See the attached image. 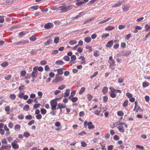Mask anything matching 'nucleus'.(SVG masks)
<instances>
[{
    "mask_svg": "<svg viewBox=\"0 0 150 150\" xmlns=\"http://www.w3.org/2000/svg\"><path fill=\"white\" fill-rule=\"evenodd\" d=\"M73 6V5L68 6L66 7L61 6L59 7V8H61V10L62 11H61V12H65L72 9Z\"/></svg>",
    "mask_w": 150,
    "mask_h": 150,
    "instance_id": "1",
    "label": "nucleus"
},
{
    "mask_svg": "<svg viewBox=\"0 0 150 150\" xmlns=\"http://www.w3.org/2000/svg\"><path fill=\"white\" fill-rule=\"evenodd\" d=\"M29 42V40H21L16 42L14 44V45L16 46H19L20 45H23L26 44Z\"/></svg>",
    "mask_w": 150,
    "mask_h": 150,
    "instance_id": "2",
    "label": "nucleus"
},
{
    "mask_svg": "<svg viewBox=\"0 0 150 150\" xmlns=\"http://www.w3.org/2000/svg\"><path fill=\"white\" fill-rule=\"evenodd\" d=\"M50 105L51 106V109L52 110H56V107L57 105V102L56 101L54 100H52L50 101Z\"/></svg>",
    "mask_w": 150,
    "mask_h": 150,
    "instance_id": "3",
    "label": "nucleus"
},
{
    "mask_svg": "<svg viewBox=\"0 0 150 150\" xmlns=\"http://www.w3.org/2000/svg\"><path fill=\"white\" fill-rule=\"evenodd\" d=\"M38 74L37 71V66H35L33 68V71L32 73V78H36L37 75Z\"/></svg>",
    "mask_w": 150,
    "mask_h": 150,
    "instance_id": "4",
    "label": "nucleus"
},
{
    "mask_svg": "<svg viewBox=\"0 0 150 150\" xmlns=\"http://www.w3.org/2000/svg\"><path fill=\"white\" fill-rule=\"evenodd\" d=\"M63 79V77L62 76H60L56 78H55V79L53 80L52 82L58 83L59 82H61Z\"/></svg>",
    "mask_w": 150,
    "mask_h": 150,
    "instance_id": "5",
    "label": "nucleus"
},
{
    "mask_svg": "<svg viewBox=\"0 0 150 150\" xmlns=\"http://www.w3.org/2000/svg\"><path fill=\"white\" fill-rule=\"evenodd\" d=\"M125 2V0H118V1L114 4L112 6V7H116L121 5V4Z\"/></svg>",
    "mask_w": 150,
    "mask_h": 150,
    "instance_id": "6",
    "label": "nucleus"
},
{
    "mask_svg": "<svg viewBox=\"0 0 150 150\" xmlns=\"http://www.w3.org/2000/svg\"><path fill=\"white\" fill-rule=\"evenodd\" d=\"M53 24L52 23H48L44 25V28L47 29H51L53 28Z\"/></svg>",
    "mask_w": 150,
    "mask_h": 150,
    "instance_id": "7",
    "label": "nucleus"
},
{
    "mask_svg": "<svg viewBox=\"0 0 150 150\" xmlns=\"http://www.w3.org/2000/svg\"><path fill=\"white\" fill-rule=\"evenodd\" d=\"M17 142L16 141L14 140V142L11 143V145L13 148L15 149H18L19 148L18 145L16 144Z\"/></svg>",
    "mask_w": 150,
    "mask_h": 150,
    "instance_id": "8",
    "label": "nucleus"
},
{
    "mask_svg": "<svg viewBox=\"0 0 150 150\" xmlns=\"http://www.w3.org/2000/svg\"><path fill=\"white\" fill-rule=\"evenodd\" d=\"M131 52L128 51H123L120 54V55L122 56H126L129 55L130 54Z\"/></svg>",
    "mask_w": 150,
    "mask_h": 150,
    "instance_id": "9",
    "label": "nucleus"
},
{
    "mask_svg": "<svg viewBox=\"0 0 150 150\" xmlns=\"http://www.w3.org/2000/svg\"><path fill=\"white\" fill-rule=\"evenodd\" d=\"M113 43L114 42L113 40H111L108 42L107 44L106 45V47H107L110 48L112 46Z\"/></svg>",
    "mask_w": 150,
    "mask_h": 150,
    "instance_id": "10",
    "label": "nucleus"
},
{
    "mask_svg": "<svg viewBox=\"0 0 150 150\" xmlns=\"http://www.w3.org/2000/svg\"><path fill=\"white\" fill-rule=\"evenodd\" d=\"M87 125L89 129H93L94 128V125H92V123L91 122H89L87 124Z\"/></svg>",
    "mask_w": 150,
    "mask_h": 150,
    "instance_id": "11",
    "label": "nucleus"
},
{
    "mask_svg": "<svg viewBox=\"0 0 150 150\" xmlns=\"http://www.w3.org/2000/svg\"><path fill=\"white\" fill-rule=\"evenodd\" d=\"M13 0H6L4 3L6 5H8L12 4L13 2Z\"/></svg>",
    "mask_w": 150,
    "mask_h": 150,
    "instance_id": "12",
    "label": "nucleus"
},
{
    "mask_svg": "<svg viewBox=\"0 0 150 150\" xmlns=\"http://www.w3.org/2000/svg\"><path fill=\"white\" fill-rule=\"evenodd\" d=\"M129 7V6L125 5L122 6V8L124 11H126L128 10Z\"/></svg>",
    "mask_w": 150,
    "mask_h": 150,
    "instance_id": "13",
    "label": "nucleus"
},
{
    "mask_svg": "<svg viewBox=\"0 0 150 150\" xmlns=\"http://www.w3.org/2000/svg\"><path fill=\"white\" fill-rule=\"evenodd\" d=\"M102 91L104 94H106L108 91V88L105 86L102 89Z\"/></svg>",
    "mask_w": 150,
    "mask_h": 150,
    "instance_id": "14",
    "label": "nucleus"
},
{
    "mask_svg": "<svg viewBox=\"0 0 150 150\" xmlns=\"http://www.w3.org/2000/svg\"><path fill=\"white\" fill-rule=\"evenodd\" d=\"M52 42V40L51 39H49L45 42L44 45H48L51 44Z\"/></svg>",
    "mask_w": 150,
    "mask_h": 150,
    "instance_id": "15",
    "label": "nucleus"
},
{
    "mask_svg": "<svg viewBox=\"0 0 150 150\" xmlns=\"http://www.w3.org/2000/svg\"><path fill=\"white\" fill-rule=\"evenodd\" d=\"M70 92L69 89H67L65 93V94L64 95V97L65 98L67 97L68 96Z\"/></svg>",
    "mask_w": 150,
    "mask_h": 150,
    "instance_id": "16",
    "label": "nucleus"
},
{
    "mask_svg": "<svg viewBox=\"0 0 150 150\" xmlns=\"http://www.w3.org/2000/svg\"><path fill=\"white\" fill-rule=\"evenodd\" d=\"M99 51L98 50L93 51V56L95 57H98L99 55Z\"/></svg>",
    "mask_w": 150,
    "mask_h": 150,
    "instance_id": "17",
    "label": "nucleus"
},
{
    "mask_svg": "<svg viewBox=\"0 0 150 150\" xmlns=\"http://www.w3.org/2000/svg\"><path fill=\"white\" fill-rule=\"evenodd\" d=\"M117 128L119 131L122 133H124L125 132V130L123 127L119 126L117 127Z\"/></svg>",
    "mask_w": 150,
    "mask_h": 150,
    "instance_id": "18",
    "label": "nucleus"
},
{
    "mask_svg": "<svg viewBox=\"0 0 150 150\" xmlns=\"http://www.w3.org/2000/svg\"><path fill=\"white\" fill-rule=\"evenodd\" d=\"M129 101L128 100H126L123 103V106L124 107H126L128 105Z\"/></svg>",
    "mask_w": 150,
    "mask_h": 150,
    "instance_id": "19",
    "label": "nucleus"
},
{
    "mask_svg": "<svg viewBox=\"0 0 150 150\" xmlns=\"http://www.w3.org/2000/svg\"><path fill=\"white\" fill-rule=\"evenodd\" d=\"M91 39L90 37H87L85 38L84 41L87 43H89L91 41Z\"/></svg>",
    "mask_w": 150,
    "mask_h": 150,
    "instance_id": "20",
    "label": "nucleus"
},
{
    "mask_svg": "<svg viewBox=\"0 0 150 150\" xmlns=\"http://www.w3.org/2000/svg\"><path fill=\"white\" fill-rule=\"evenodd\" d=\"M94 19V18H93L90 19H88L86 21H85L83 23L84 24H86L87 23L90 22L92 21H93Z\"/></svg>",
    "mask_w": 150,
    "mask_h": 150,
    "instance_id": "21",
    "label": "nucleus"
},
{
    "mask_svg": "<svg viewBox=\"0 0 150 150\" xmlns=\"http://www.w3.org/2000/svg\"><path fill=\"white\" fill-rule=\"evenodd\" d=\"M114 28V27L112 26H108L105 28L106 30H111Z\"/></svg>",
    "mask_w": 150,
    "mask_h": 150,
    "instance_id": "22",
    "label": "nucleus"
},
{
    "mask_svg": "<svg viewBox=\"0 0 150 150\" xmlns=\"http://www.w3.org/2000/svg\"><path fill=\"white\" fill-rule=\"evenodd\" d=\"M58 74L61 75H62L63 73V72L62 71V69H57Z\"/></svg>",
    "mask_w": 150,
    "mask_h": 150,
    "instance_id": "23",
    "label": "nucleus"
},
{
    "mask_svg": "<svg viewBox=\"0 0 150 150\" xmlns=\"http://www.w3.org/2000/svg\"><path fill=\"white\" fill-rule=\"evenodd\" d=\"M55 63L58 65H62L64 64V62L61 60H58Z\"/></svg>",
    "mask_w": 150,
    "mask_h": 150,
    "instance_id": "24",
    "label": "nucleus"
},
{
    "mask_svg": "<svg viewBox=\"0 0 150 150\" xmlns=\"http://www.w3.org/2000/svg\"><path fill=\"white\" fill-rule=\"evenodd\" d=\"M85 88L84 87L81 88V89L80 90L79 93L80 95H81L85 91Z\"/></svg>",
    "mask_w": 150,
    "mask_h": 150,
    "instance_id": "25",
    "label": "nucleus"
},
{
    "mask_svg": "<svg viewBox=\"0 0 150 150\" xmlns=\"http://www.w3.org/2000/svg\"><path fill=\"white\" fill-rule=\"evenodd\" d=\"M30 134L29 132H24L23 135L25 137H28L30 136Z\"/></svg>",
    "mask_w": 150,
    "mask_h": 150,
    "instance_id": "26",
    "label": "nucleus"
},
{
    "mask_svg": "<svg viewBox=\"0 0 150 150\" xmlns=\"http://www.w3.org/2000/svg\"><path fill=\"white\" fill-rule=\"evenodd\" d=\"M110 19V18H108L107 19H106L105 20H103V21H101L99 22V24H102V23H105L106 22H107V21H109Z\"/></svg>",
    "mask_w": 150,
    "mask_h": 150,
    "instance_id": "27",
    "label": "nucleus"
},
{
    "mask_svg": "<svg viewBox=\"0 0 150 150\" xmlns=\"http://www.w3.org/2000/svg\"><path fill=\"white\" fill-rule=\"evenodd\" d=\"M10 98L12 100H14L16 98V96L15 94H11L9 96Z\"/></svg>",
    "mask_w": 150,
    "mask_h": 150,
    "instance_id": "28",
    "label": "nucleus"
},
{
    "mask_svg": "<svg viewBox=\"0 0 150 150\" xmlns=\"http://www.w3.org/2000/svg\"><path fill=\"white\" fill-rule=\"evenodd\" d=\"M29 106L28 105H25L23 108V109L27 111L29 110Z\"/></svg>",
    "mask_w": 150,
    "mask_h": 150,
    "instance_id": "29",
    "label": "nucleus"
},
{
    "mask_svg": "<svg viewBox=\"0 0 150 150\" xmlns=\"http://www.w3.org/2000/svg\"><path fill=\"white\" fill-rule=\"evenodd\" d=\"M8 63L7 62H6L2 63L1 64V65L2 67H5L7 66L8 65Z\"/></svg>",
    "mask_w": 150,
    "mask_h": 150,
    "instance_id": "30",
    "label": "nucleus"
},
{
    "mask_svg": "<svg viewBox=\"0 0 150 150\" xmlns=\"http://www.w3.org/2000/svg\"><path fill=\"white\" fill-rule=\"evenodd\" d=\"M36 39V37L35 35H33L30 37V40L31 41H35Z\"/></svg>",
    "mask_w": 150,
    "mask_h": 150,
    "instance_id": "31",
    "label": "nucleus"
},
{
    "mask_svg": "<svg viewBox=\"0 0 150 150\" xmlns=\"http://www.w3.org/2000/svg\"><path fill=\"white\" fill-rule=\"evenodd\" d=\"M88 99L89 101H90L93 98V96L91 94H88L87 96Z\"/></svg>",
    "mask_w": 150,
    "mask_h": 150,
    "instance_id": "32",
    "label": "nucleus"
},
{
    "mask_svg": "<svg viewBox=\"0 0 150 150\" xmlns=\"http://www.w3.org/2000/svg\"><path fill=\"white\" fill-rule=\"evenodd\" d=\"M149 86V83L147 82H144L143 83V87H145L148 86Z\"/></svg>",
    "mask_w": 150,
    "mask_h": 150,
    "instance_id": "33",
    "label": "nucleus"
},
{
    "mask_svg": "<svg viewBox=\"0 0 150 150\" xmlns=\"http://www.w3.org/2000/svg\"><path fill=\"white\" fill-rule=\"evenodd\" d=\"M109 88L111 90L110 92L115 93L116 91V89H114L113 87H110Z\"/></svg>",
    "mask_w": 150,
    "mask_h": 150,
    "instance_id": "34",
    "label": "nucleus"
},
{
    "mask_svg": "<svg viewBox=\"0 0 150 150\" xmlns=\"http://www.w3.org/2000/svg\"><path fill=\"white\" fill-rule=\"evenodd\" d=\"M71 60L70 61V62H71L73 60H75L76 59V57L74 55H73L71 56Z\"/></svg>",
    "mask_w": 150,
    "mask_h": 150,
    "instance_id": "35",
    "label": "nucleus"
},
{
    "mask_svg": "<svg viewBox=\"0 0 150 150\" xmlns=\"http://www.w3.org/2000/svg\"><path fill=\"white\" fill-rule=\"evenodd\" d=\"M76 41L75 40H71L69 42V43L70 45H73L74 44H76Z\"/></svg>",
    "mask_w": 150,
    "mask_h": 150,
    "instance_id": "36",
    "label": "nucleus"
},
{
    "mask_svg": "<svg viewBox=\"0 0 150 150\" xmlns=\"http://www.w3.org/2000/svg\"><path fill=\"white\" fill-rule=\"evenodd\" d=\"M85 4V3L84 2V1H79L77 3H76V4L77 5V6H80L81 5L83 4Z\"/></svg>",
    "mask_w": 150,
    "mask_h": 150,
    "instance_id": "37",
    "label": "nucleus"
},
{
    "mask_svg": "<svg viewBox=\"0 0 150 150\" xmlns=\"http://www.w3.org/2000/svg\"><path fill=\"white\" fill-rule=\"evenodd\" d=\"M86 48L87 49H89V53L91 52L92 51V49L91 46H87Z\"/></svg>",
    "mask_w": 150,
    "mask_h": 150,
    "instance_id": "38",
    "label": "nucleus"
},
{
    "mask_svg": "<svg viewBox=\"0 0 150 150\" xmlns=\"http://www.w3.org/2000/svg\"><path fill=\"white\" fill-rule=\"evenodd\" d=\"M11 77V75H8L6 76H5L4 77V78L5 79L7 80H9L10 79Z\"/></svg>",
    "mask_w": 150,
    "mask_h": 150,
    "instance_id": "39",
    "label": "nucleus"
},
{
    "mask_svg": "<svg viewBox=\"0 0 150 150\" xmlns=\"http://www.w3.org/2000/svg\"><path fill=\"white\" fill-rule=\"evenodd\" d=\"M59 40V38L58 37H56L54 38V42L55 43H57L58 42Z\"/></svg>",
    "mask_w": 150,
    "mask_h": 150,
    "instance_id": "40",
    "label": "nucleus"
},
{
    "mask_svg": "<svg viewBox=\"0 0 150 150\" xmlns=\"http://www.w3.org/2000/svg\"><path fill=\"white\" fill-rule=\"evenodd\" d=\"M114 93L110 92V96L112 98H114L116 96V94Z\"/></svg>",
    "mask_w": 150,
    "mask_h": 150,
    "instance_id": "41",
    "label": "nucleus"
},
{
    "mask_svg": "<svg viewBox=\"0 0 150 150\" xmlns=\"http://www.w3.org/2000/svg\"><path fill=\"white\" fill-rule=\"evenodd\" d=\"M98 71H96L90 77V78L91 79H92V78L96 76L98 74Z\"/></svg>",
    "mask_w": 150,
    "mask_h": 150,
    "instance_id": "42",
    "label": "nucleus"
},
{
    "mask_svg": "<svg viewBox=\"0 0 150 150\" xmlns=\"http://www.w3.org/2000/svg\"><path fill=\"white\" fill-rule=\"evenodd\" d=\"M41 112L42 114H45L47 112V111L45 109H41Z\"/></svg>",
    "mask_w": 150,
    "mask_h": 150,
    "instance_id": "43",
    "label": "nucleus"
},
{
    "mask_svg": "<svg viewBox=\"0 0 150 150\" xmlns=\"http://www.w3.org/2000/svg\"><path fill=\"white\" fill-rule=\"evenodd\" d=\"M78 98L77 97H75L72 98L71 101L72 102H75L77 101Z\"/></svg>",
    "mask_w": 150,
    "mask_h": 150,
    "instance_id": "44",
    "label": "nucleus"
},
{
    "mask_svg": "<svg viewBox=\"0 0 150 150\" xmlns=\"http://www.w3.org/2000/svg\"><path fill=\"white\" fill-rule=\"evenodd\" d=\"M11 146L10 145H8L6 146H5L4 149H6L7 150H9V149L11 148Z\"/></svg>",
    "mask_w": 150,
    "mask_h": 150,
    "instance_id": "45",
    "label": "nucleus"
},
{
    "mask_svg": "<svg viewBox=\"0 0 150 150\" xmlns=\"http://www.w3.org/2000/svg\"><path fill=\"white\" fill-rule=\"evenodd\" d=\"M26 72L25 70L22 71L21 72V75L22 76H24L26 74Z\"/></svg>",
    "mask_w": 150,
    "mask_h": 150,
    "instance_id": "46",
    "label": "nucleus"
},
{
    "mask_svg": "<svg viewBox=\"0 0 150 150\" xmlns=\"http://www.w3.org/2000/svg\"><path fill=\"white\" fill-rule=\"evenodd\" d=\"M18 118L19 119L22 120L24 119V115L21 114H20L18 115Z\"/></svg>",
    "mask_w": 150,
    "mask_h": 150,
    "instance_id": "47",
    "label": "nucleus"
},
{
    "mask_svg": "<svg viewBox=\"0 0 150 150\" xmlns=\"http://www.w3.org/2000/svg\"><path fill=\"white\" fill-rule=\"evenodd\" d=\"M65 87V86L64 85H62L58 87V89L62 90Z\"/></svg>",
    "mask_w": 150,
    "mask_h": 150,
    "instance_id": "48",
    "label": "nucleus"
},
{
    "mask_svg": "<svg viewBox=\"0 0 150 150\" xmlns=\"http://www.w3.org/2000/svg\"><path fill=\"white\" fill-rule=\"evenodd\" d=\"M109 35V34L108 33L104 34L102 35L101 37L102 38H105L106 37H108Z\"/></svg>",
    "mask_w": 150,
    "mask_h": 150,
    "instance_id": "49",
    "label": "nucleus"
},
{
    "mask_svg": "<svg viewBox=\"0 0 150 150\" xmlns=\"http://www.w3.org/2000/svg\"><path fill=\"white\" fill-rule=\"evenodd\" d=\"M117 115L120 116H122L124 115V113L122 111H119L117 112Z\"/></svg>",
    "mask_w": 150,
    "mask_h": 150,
    "instance_id": "50",
    "label": "nucleus"
},
{
    "mask_svg": "<svg viewBox=\"0 0 150 150\" xmlns=\"http://www.w3.org/2000/svg\"><path fill=\"white\" fill-rule=\"evenodd\" d=\"M59 106H60V108H64L66 107L65 105H62L60 103H59Z\"/></svg>",
    "mask_w": 150,
    "mask_h": 150,
    "instance_id": "51",
    "label": "nucleus"
},
{
    "mask_svg": "<svg viewBox=\"0 0 150 150\" xmlns=\"http://www.w3.org/2000/svg\"><path fill=\"white\" fill-rule=\"evenodd\" d=\"M126 96L129 98H131L132 97V94L130 93H126Z\"/></svg>",
    "mask_w": 150,
    "mask_h": 150,
    "instance_id": "52",
    "label": "nucleus"
},
{
    "mask_svg": "<svg viewBox=\"0 0 150 150\" xmlns=\"http://www.w3.org/2000/svg\"><path fill=\"white\" fill-rule=\"evenodd\" d=\"M64 59L66 61H69L70 60V58L67 56H65L64 57Z\"/></svg>",
    "mask_w": 150,
    "mask_h": 150,
    "instance_id": "53",
    "label": "nucleus"
},
{
    "mask_svg": "<svg viewBox=\"0 0 150 150\" xmlns=\"http://www.w3.org/2000/svg\"><path fill=\"white\" fill-rule=\"evenodd\" d=\"M21 128V126L18 124L16 125L14 127V129L15 130L18 129H19Z\"/></svg>",
    "mask_w": 150,
    "mask_h": 150,
    "instance_id": "54",
    "label": "nucleus"
},
{
    "mask_svg": "<svg viewBox=\"0 0 150 150\" xmlns=\"http://www.w3.org/2000/svg\"><path fill=\"white\" fill-rule=\"evenodd\" d=\"M58 52V50H56L52 51V52L51 53L52 54L54 55L55 54H57Z\"/></svg>",
    "mask_w": 150,
    "mask_h": 150,
    "instance_id": "55",
    "label": "nucleus"
},
{
    "mask_svg": "<svg viewBox=\"0 0 150 150\" xmlns=\"http://www.w3.org/2000/svg\"><path fill=\"white\" fill-rule=\"evenodd\" d=\"M113 139L115 140H118L120 138L118 136L115 135L114 136Z\"/></svg>",
    "mask_w": 150,
    "mask_h": 150,
    "instance_id": "56",
    "label": "nucleus"
},
{
    "mask_svg": "<svg viewBox=\"0 0 150 150\" xmlns=\"http://www.w3.org/2000/svg\"><path fill=\"white\" fill-rule=\"evenodd\" d=\"M108 100V98L107 96H105L103 97V100L104 102H106Z\"/></svg>",
    "mask_w": 150,
    "mask_h": 150,
    "instance_id": "57",
    "label": "nucleus"
},
{
    "mask_svg": "<svg viewBox=\"0 0 150 150\" xmlns=\"http://www.w3.org/2000/svg\"><path fill=\"white\" fill-rule=\"evenodd\" d=\"M25 117L27 119L30 120L32 119V116L31 115H26Z\"/></svg>",
    "mask_w": 150,
    "mask_h": 150,
    "instance_id": "58",
    "label": "nucleus"
},
{
    "mask_svg": "<svg viewBox=\"0 0 150 150\" xmlns=\"http://www.w3.org/2000/svg\"><path fill=\"white\" fill-rule=\"evenodd\" d=\"M85 14V13L84 11H82L78 15H79L80 17H81L82 16L84 15Z\"/></svg>",
    "mask_w": 150,
    "mask_h": 150,
    "instance_id": "59",
    "label": "nucleus"
},
{
    "mask_svg": "<svg viewBox=\"0 0 150 150\" xmlns=\"http://www.w3.org/2000/svg\"><path fill=\"white\" fill-rule=\"evenodd\" d=\"M39 8V6L36 5L34 6H33L30 7L31 9H34L35 10H37Z\"/></svg>",
    "mask_w": 150,
    "mask_h": 150,
    "instance_id": "60",
    "label": "nucleus"
},
{
    "mask_svg": "<svg viewBox=\"0 0 150 150\" xmlns=\"http://www.w3.org/2000/svg\"><path fill=\"white\" fill-rule=\"evenodd\" d=\"M36 118L38 119H40L42 117V116L40 114L37 115L36 116Z\"/></svg>",
    "mask_w": 150,
    "mask_h": 150,
    "instance_id": "61",
    "label": "nucleus"
},
{
    "mask_svg": "<svg viewBox=\"0 0 150 150\" xmlns=\"http://www.w3.org/2000/svg\"><path fill=\"white\" fill-rule=\"evenodd\" d=\"M145 28H146V30L147 31L150 29V24L149 25L148 24L146 25Z\"/></svg>",
    "mask_w": 150,
    "mask_h": 150,
    "instance_id": "62",
    "label": "nucleus"
},
{
    "mask_svg": "<svg viewBox=\"0 0 150 150\" xmlns=\"http://www.w3.org/2000/svg\"><path fill=\"white\" fill-rule=\"evenodd\" d=\"M47 63V62L45 60H42L40 62V64L41 65H44L46 64Z\"/></svg>",
    "mask_w": 150,
    "mask_h": 150,
    "instance_id": "63",
    "label": "nucleus"
},
{
    "mask_svg": "<svg viewBox=\"0 0 150 150\" xmlns=\"http://www.w3.org/2000/svg\"><path fill=\"white\" fill-rule=\"evenodd\" d=\"M113 149V145H109L108 147V150H112Z\"/></svg>",
    "mask_w": 150,
    "mask_h": 150,
    "instance_id": "64",
    "label": "nucleus"
}]
</instances>
